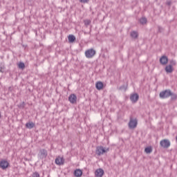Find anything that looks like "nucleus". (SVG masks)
I'll use <instances>...</instances> for the list:
<instances>
[{"label": "nucleus", "mask_w": 177, "mask_h": 177, "mask_svg": "<svg viewBox=\"0 0 177 177\" xmlns=\"http://www.w3.org/2000/svg\"><path fill=\"white\" fill-rule=\"evenodd\" d=\"M170 97L171 100H176L177 99V95L175 93H172V91L170 93Z\"/></svg>", "instance_id": "aec40b11"}, {"label": "nucleus", "mask_w": 177, "mask_h": 177, "mask_svg": "<svg viewBox=\"0 0 177 177\" xmlns=\"http://www.w3.org/2000/svg\"><path fill=\"white\" fill-rule=\"evenodd\" d=\"M18 67L19 68H21V70H24V68H26V65L24 62H19V64H18Z\"/></svg>", "instance_id": "4be33fe9"}, {"label": "nucleus", "mask_w": 177, "mask_h": 177, "mask_svg": "<svg viewBox=\"0 0 177 177\" xmlns=\"http://www.w3.org/2000/svg\"><path fill=\"white\" fill-rule=\"evenodd\" d=\"M160 63L162 64V66H165L166 64H168V57L166 55H162L160 58Z\"/></svg>", "instance_id": "1a4fd4ad"}, {"label": "nucleus", "mask_w": 177, "mask_h": 177, "mask_svg": "<svg viewBox=\"0 0 177 177\" xmlns=\"http://www.w3.org/2000/svg\"><path fill=\"white\" fill-rule=\"evenodd\" d=\"M32 177H40L39 173L35 171L32 174Z\"/></svg>", "instance_id": "bb28decb"}, {"label": "nucleus", "mask_w": 177, "mask_h": 177, "mask_svg": "<svg viewBox=\"0 0 177 177\" xmlns=\"http://www.w3.org/2000/svg\"><path fill=\"white\" fill-rule=\"evenodd\" d=\"M140 24H146L147 23V19L146 17H142L140 19Z\"/></svg>", "instance_id": "412c9836"}, {"label": "nucleus", "mask_w": 177, "mask_h": 177, "mask_svg": "<svg viewBox=\"0 0 177 177\" xmlns=\"http://www.w3.org/2000/svg\"><path fill=\"white\" fill-rule=\"evenodd\" d=\"M158 32H162V31H164V28L161 26H158Z\"/></svg>", "instance_id": "c85d7f7f"}, {"label": "nucleus", "mask_w": 177, "mask_h": 177, "mask_svg": "<svg viewBox=\"0 0 177 177\" xmlns=\"http://www.w3.org/2000/svg\"><path fill=\"white\" fill-rule=\"evenodd\" d=\"M26 127L28 129H32V128L34 127H35V124H34V122H27L26 124Z\"/></svg>", "instance_id": "f3484780"}, {"label": "nucleus", "mask_w": 177, "mask_h": 177, "mask_svg": "<svg viewBox=\"0 0 177 177\" xmlns=\"http://www.w3.org/2000/svg\"><path fill=\"white\" fill-rule=\"evenodd\" d=\"M8 167H9V162L5 160H1L0 161V168H1V169L5 170Z\"/></svg>", "instance_id": "0eeeda50"}, {"label": "nucleus", "mask_w": 177, "mask_h": 177, "mask_svg": "<svg viewBox=\"0 0 177 177\" xmlns=\"http://www.w3.org/2000/svg\"><path fill=\"white\" fill-rule=\"evenodd\" d=\"M68 100L72 104H75L77 103V95L75 94H71L68 97Z\"/></svg>", "instance_id": "9d476101"}, {"label": "nucleus", "mask_w": 177, "mask_h": 177, "mask_svg": "<svg viewBox=\"0 0 177 177\" xmlns=\"http://www.w3.org/2000/svg\"><path fill=\"white\" fill-rule=\"evenodd\" d=\"M84 54L87 59H92V57L96 55V50L93 48H90L86 50Z\"/></svg>", "instance_id": "f03ea898"}, {"label": "nucleus", "mask_w": 177, "mask_h": 177, "mask_svg": "<svg viewBox=\"0 0 177 177\" xmlns=\"http://www.w3.org/2000/svg\"><path fill=\"white\" fill-rule=\"evenodd\" d=\"M137 126H138V120L132 119V118H131L130 121L129 122V128L130 129H133L136 128Z\"/></svg>", "instance_id": "20e7f679"}, {"label": "nucleus", "mask_w": 177, "mask_h": 177, "mask_svg": "<svg viewBox=\"0 0 177 177\" xmlns=\"http://www.w3.org/2000/svg\"><path fill=\"white\" fill-rule=\"evenodd\" d=\"M73 175L76 177H81L82 176V170L80 169H77L74 171Z\"/></svg>", "instance_id": "ddd939ff"}, {"label": "nucleus", "mask_w": 177, "mask_h": 177, "mask_svg": "<svg viewBox=\"0 0 177 177\" xmlns=\"http://www.w3.org/2000/svg\"><path fill=\"white\" fill-rule=\"evenodd\" d=\"M25 106H26V103L23 102L22 104L19 105V107H21V109H24Z\"/></svg>", "instance_id": "c756f323"}, {"label": "nucleus", "mask_w": 177, "mask_h": 177, "mask_svg": "<svg viewBox=\"0 0 177 177\" xmlns=\"http://www.w3.org/2000/svg\"><path fill=\"white\" fill-rule=\"evenodd\" d=\"M38 157H39L41 160H44V158H46V157H48V151H46L44 149H40L38 153Z\"/></svg>", "instance_id": "39448f33"}, {"label": "nucleus", "mask_w": 177, "mask_h": 177, "mask_svg": "<svg viewBox=\"0 0 177 177\" xmlns=\"http://www.w3.org/2000/svg\"><path fill=\"white\" fill-rule=\"evenodd\" d=\"M171 89H166L164 91H162L160 93H159V97H160V99H168V97H171Z\"/></svg>", "instance_id": "f257e3e1"}, {"label": "nucleus", "mask_w": 177, "mask_h": 177, "mask_svg": "<svg viewBox=\"0 0 177 177\" xmlns=\"http://www.w3.org/2000/svg\"><path fill=\"white\" fill-rule=\"evenodd\" d=\"M81 3H88L89 2V0H79Z\"/></svg>", "instance_id": "cd10ccee"}, {"label": "nucleus", "mask_w": 177, "mask_h": 177, "mask_svg": "<svg viewBox=\"0 0 177 177\" xmlns=\"http://www.w3.org/2000/svg\"><path fill=\"white\" fill-rule=\"evenodd\" d=\"M130 35H131V38H133L134 39H136V38H138V37H139L138 32H136L135 30L131 32Z\"/></svg>", "instance_id": "dca6fc26"}, {"label": "nucleus", "mask_w": 177, "mask_h": 177, "mask_svg": "<svg viewBox=\"0 0 177 177\" xmlns=\"http://www.w3.org/2000/svg\"><path fill=\"white\" fill-rule=\"evenodd\" d=\"M160 145L163 149H168L171 146V142L168 139H164L160 142Z\"/></svg>", "instance_id": "7ed1b4c3"}, {"label": "nucleus", "mask_w": 177, "mask_h": 177, "mask_svg": "<svg viewBox=\"0 0 177 177\" xmlns=\"http://www.w3.org/2000/svg\"><path fill=\"white\" fill-rule=\"evenodd\" d=\"M84 26H86V27H88V26H89V24H91V20L85 19L84 21Z\"/></svg>", "instance_id": "b1692460"}, {"label": "nucleus", "mask_w": 177, "mask_h": 177, "mask_svg": "<svg viewBox=\"0 0 177 177\" xmlns=\"http://www.w3.org/2000/svg\"><path fill=\"white\" fill-rule=\"evenodd\" d=\"M5 70V65H2V64H0V73H3Z\"/></svg>", "instance_id": "a878e982"}, {"label": "nucleus", "mask_w": 177, "mask_h": 177, "mask_svg": "<svg viewBox=\"0 0 177 177\" xmlns=\"http://www.w3.org/2000/svg\"><path fill=\"white\" fill-rule=\"evenodd\" d=\"M104 174V171L102 169H97L95 172V175L97 177H102Z\"/></svg>", "instance_id": "f8f14e48"}, {"label": "nucleus", "mask_w": 177, "mask_h": 177, "mask_svg": "<svg viewBox=\"0 0 177 177\" xmlns=\"http://www.w3.org/2000/svg\"><path fill=\"white\" fill-rule=\"evenodd\" d=\"M68 42L73 43L75 41V36L73 35H69L68 37Z\"/></svg>", "instance_id": "a211bd4d"}, {"label": "nucleus", "mask_w": 177, "mask_h": 177, "mask_svg": "<svg viewBox=\"0 0 177 177\" xmlns=\"http://www.w3.org/2000/svg\"><path fill=\"white\" fill-rule=\"evenodd\" d=\"M145 151L147 154H150L153 151V148L151 147H147L145 149Z\"/></svg>", "instance_id": "6ab92c4d"}, {"label": "nucleus", "mask_w": 177, "mask_h": 177, "mask_svg": "<svg viewBox=\"0 0 177 177\" xmlns=\"http://www.w3.org/2000/svg\"><path fill=\"white\" fill-rule=\"evenodd\" d=\"M165 70L167 74H171V73L174 71V67H172L171 65H167L166 66Z\"/></svg>", "instance_id": "2eb2a0df"}, {"label": "nucleus", "mask_w": 177, "mask_h": 177, "mask_svg": "<svg viewBox=\"0 0 177 177\" xmlns=\"http://www.w3.org/2000/svg\"><path fill=\"white\" fill-rule=\"evenodd\" d=\"M171 4H172V1H167L166 3V5H167L168 6H171Z\"/></svg>", "instance_id": "7c9ffc66"}, {"label": "nucleus", "mask_w": 177, "mask_h": 177, "mask_svg": "<svg viewBox=\"0 0 177 177\" xmlns=\"http://www.w3.org/2000/svg\"><path fill=\"white\" fill-rule=\"evenodd\" d=\"M95 153L97 156H102V154L106 153V149L103 147H97Z\"/></svg>", "instance_id": "6e6552de"}, {"label": "nucleus", "mask_w": 177, "mask_h": 177, "mask_svg": "<svg viewBox=\"0 0 177 177\" xmlns=\"http://www.w3.org/2000/svg\"><path fill=\"white\" fill-rule=\"evenodd\" d=\"M103 82H97L95 83V88L97 89V91H101V89H103Z\"/></svg>", "instance_id": "4468645a"}, {"label": "nucleus", "mask_w": 177, "mask_h": 177, "mask_svg": "<svg viewBox=\"0 0 177 177\" xmlns=\"http://www.w3.org/2000/svg\"><path fill=\"white\" fill-rule=\"evenodd\" d=\"M1 113H0V118H1Z\"/></svg>", "instance_id": "2f4dec72"}, {"label": "nucleus", "mask_w": 177, "mask_h": 177, "mask_svg": "<svg viewBox=\"0 0 177 177\" xmlns=\"http://www.w3.org/2000/svg\"><path fill=\"white\" fill-rule=\"evenodd\" d=\"M169 65L171 66V67H173V66H176V61L174 59L170 60V64Z\"/></svg>", "instance_id": "393cba45"}, {"label": "nucleus", "mask_w": 177, "mask_h": 177, "mask_svg": "<svg viewBox=\"0 0 177 177\" xmlns=\"http://www.w3.org/2000/svg\"><path fill=\"white\" fill-rule=\"evenodd\" d=\"M130 100L132 103H137L138 100H139V94L136 93L131 94Z\"/></svg>", "instance_id": "423d86ee"}, {"label": "nucleus", "mask_w": 177, "mask_h": 177, "mask_svg": "<svg viewBox=\"0 0 177 177\" xmlns=\"http://www.w3.org/2000/svg\"><path fill=\"white\" fill-rule=\"evenodd\" d=\"M120 89V91H127L128 89V84L121 86Z\"/></svg>", "instance_id": "5701e85b"}, {"label": "nucleus", "mask_w": 177, "mask_h": 177, "mask_svg": "<svg viewBox=\"0 0 177 177\" xmlns=\"http://www.w3.org/2000/svg\"><path fill=\"white\" fill-rule=\"evenodd\" d=\"M65 160L62 157H58L55 159V164L57 165H63L64 164Z\"/></svg>", "instance_id": "9b49d317"}]
</instances>
